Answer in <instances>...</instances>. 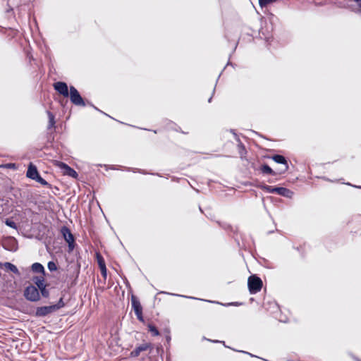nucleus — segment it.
<instances>
[{
	"mask_svg": "<svg viewBox=\"0 0 361 361\" xmlns=\"http://www.w3.org/2000/svg\"><path fill=\"white\" fill-rule=\"evenodd\" d=\"M261 189L269 193H276L281 196L291 198L293 192L286 188L283 187H273L268 185H263L260 186Z\"/></svg>",
	"mask_w": 361,
	"mask_h": 361,
	"instance_id": "1",
	"label": "nucleus"
},
{
	"mask_svg": "<svg viewBox=\"0 0 361 361\" xmlns=\"http://www.w3.org/2000/svg\"><path fill=\"white\" fill-rule=\"evenodd\" d=\"M247 285L251 294L259 292L262 287V279L256 275H252L248 278Z\"/></svg>",
	"mask_w": 361,
	"mask_h": 361,
	"instance_id": "2",
	"label": "nucleus"
},
{
	"mask_svg": "<svg viewBox=\"0 0 361 361\" xmlns=\"http://www.w3.org/2000/svg\"><path fill=\"white\" fill-rule=\"evenodd\" d=\"M71 102L75 106H85L86 105L83 98L74 86L70 87L69 96Z\"/></svg>",
	"mask_w": 361,
	"mask_h": 361,
	"instance_id": "3",
	"label": "nucleus"
},
{
	"mask_svg": "<svg viewBox=\"0 0 361 361\" xmlns=\"http://www.w3.org/2000/svg\"><path fill=\"white\" fill-rule=\"evenodd\" d=\"M25 298L32 302L38 301L40 299L38 288L32 285L28 286L24 290Z\"/></svg>",
	"mask_w": 361,
	"mask_h": 361,
	"instance_id": "4",
	"label": "nucleus"
},
{
	"mask_svg": "<svg viewBox=\"0 0 361 361\" xmlns=\"http://www.w3.org/2000/svg\"><path fill=\"white\" fill-rule=\"evenodd\" d=\"M34 283L37 285L39 290L42 293V295L44 298H47L49 295V290L46 288V285L44 283V276H35L32 279Z\"/></svg>",
	"mask_w": 361,
	"mask_h": 361,
	"instance_id": "5",
	"label": "nucleus"
},
{
	"mask_svg": "<svg viewBox=\"0 0 361 361\" xmlns=\"http://www.w3.org/2000/svg\"><path fill=\"white\" fill-rule=\"evenodd\" d=\"M131 302L132 307L134 310L135 314L137 316V319L140 322H143L144 319L142 316V307L140 305V301L135 296L132 295Z\"/></svg>",
	"mask_w": 361,
	"mask_h": 361,
	"instance_id": "6",
	"label": "nucleus"
},
{
	"mask_svg": "<svg viewBox=\"0 0 361 361\" xmlns=\"http://www.w3.org/2000/svg\"><path fill=\"white\" fill-rule=\"evenodd\" d=\"M59 308V307L57 305L39 307L37 308L35 314L37 317H45Z\"/></svg>",
	"mask_w": 361,
	"mask_h": 361,
	"instance_id": "7",
	"label": "nucleus"
},
{
	"mask_svg": "<svg viewBox=\"0 0 361 361\" xmlns=\"http://www.w3.org/2000/svg\"><path fill=\"white\" fill-rule=\"evenodd\" d=\"M271 159L276 163L281 164L283 165V167L280 169H278V173L281 175L284 173L288 169V164L286 158L280 154L274 155Z\"/></svg>",
	"mask_w": 361,
	"mask_h": 361,
	"instance_id": "8",
	"label": "nucleus"
},
{
	"mask_svg": "<svg viewBox=\"0 0 361 361\" xmlns=\"http://www.w3.org/2000/svg\"><path fill=\"white\" fill-rule=\"evenodd\" d=\"M54 90L64 97H68L70 88L65 82H56L54 84Z\"/></svg>",
	"mask_w": 361,
	"mask_h": 361,
	"instance_id": "9",
	"label": "nucleus"
},
{
	"mask_svg": "<svg viewBox=\"0 0 361 361\" xmlns=\"http://www.w3.org/2000/svg\"><path fill=\"white\" fill-rule=\"evenodd\" d=\"M26 176L27 178L32 180H35L39 176L36 166H35L32 163H30Z\"/></svg>",
	"mask_w": 361,
	"mask_h": 361,
	"instance_id": "10",
	"label": "nucleus"
},
{
	"mask_svg": "<svg viewBox=\"0 0 361 361\" xmlns=\"http://www.w3.org/2000/svg\"><path fill=\"white\" fill-rule=\"evenodd\" d=\"M150 348L149 343H142L139 346H137L133 351L130 353L131 357H137L140 355V353L142 351H146Z\"/></svg>",
	"mask_w": 361,
	"mask_h": 361,
	"instance_id": "11",
	"label": "nucleus"
},
{
	"mask_svg": "<svg viewBox=\"0 0 361 361\" xmlns=\"http://www.w3.org/2000/svg\"><path fill=\"white\" fill-rule=\"evenodd\" d=\"M61 169H64V173L66 175L75 178L78 177V173L66 164L61 163Z\"/></svg>",
	"mask_w": 361,
	"mask_h": 361,
	"instance_id": "12",
	"label": "nucleus"
},
{
	"mask_svg": "<svg viewBox=\"0 0 361 361\" xmlns=\"http://www.w3.org/2000/svg\"><path fill=\"white\" fill-rule=\"evenodd\" d=\"M61 234L64 240L68 243L71 240H74V236L71 233L70 229L66 226H63L61 230Z\"/></svg>",
	"mask_w": 361,
	"mask_h": 361,
	"instance_id": "13",
	"label": "nucleus"
},
{
	"mask_svg": "<svg viewBox=\"0 0 361 361\" xmlns=\"http://www.w3.org/2000/svg\"><path fill=\"white\" fill-rule=\"evenodd\" d=\"M31 270L34 273L41 274H42L41 276H44V275H45L44 267H43V265L42 264H40L39 262H35V263L32 264L31 266Z\"/></svg>",
	"mask_w": 361,
	"mask_h": 361,
	"instance_id": "14",
	"label": "nucleus"
},
{
	"mask_svg": "<svg viewBox=\"0 0 361 361\" xmlns=\"http://www.w3.org/2000/svg\"><path fill=\"white\" fill-rule=\"evenodd\" d=\"M260 171L264 174H269V175H279L278 173V170L274 171L267 164H263L261 168Z\"/></svg>",
	"mask_w": 361,
	"mask_h": 361,
	"instance_id": "15",
	"label": "nucleus"
},
{
	"mask_svg": "<svg viewBox=\"0 0 361 361\" xmlns=\"http://www.w3.org/2000/svg\"><path fill=\"white\" fill-rule=\"evenodd\" d=\"M231 132L234 135V137L236 140V141L238 142V150H239V153L241 156H243L244 154H245L246 151H245V146L241 142V141L240 140V138L238 137V136L237 135V134L234 132L233 130H231Z\"/></svg>",
	"mask_w": 361,
	"mask_h": 361,
	"instance_id": "16",
	"label": "nucleus"
},
{
	"mask_svg": "<svg viewBox=\"0 0 361 361\" xmlns=\"http://www.w3.org/2000/svg\"><path fill=\"white\" fill-rule=\"evenodd\" d=\"M2 266H4L6 269L8 270L12 271L13 273L20 275V272L17 268V267L14 264H13L11 262H5L2 264Z\"/></svg>",
	"mask_w": 361,
	"mask_h": 361,
	"instance_id": "17",
	"label": "nucleus"
},
{
	"mask_svg": "<svg viewBox=\"0 0 361 361\" xmlns=\"http://www.w3.org/2000/svg\"><path fill=\"white\" fill-rule=\"evenodd\" d=\"M47 116L49 118L48 129L53 128L55 125V116L53 113L47 111Z\"/></svg>",
	"mask_w": 361,
	"mask_h": 361,
	"instance_id": "18",
	"label": "nucleus"
},
{
	"mask_svg": "<svg viewBox=\"0 0 361 361\" xmlns=\"http://www.w3.org/2000/svg\"><path fill=\"white\" fill-rule=\"evenodd\" d=\"M148 329L152 333V334L154 336H157L159 334V332L158 329H157V327L152 324L148 325Z\"/></svg>",
	"mask_w": 361,
	"mask_h": 361,
	"instance_id": "19",
	"label": "nucleus"
},
{
	"mask_svg": "<svg viewBox=\"0 0 361 361\" xmlns=\"http://www.w3.org/2000/svg\"><path fill=\"white\" fill-rule=\"evenodd\" d=\"M97 260L99 267L106 266L103 257L99 253L97 254Z\"/></svg>",
	"mask_w": 361,
	"mask_h": 361,
	"instance_id": "20",
	"label": "nucleus"
},
{
	"mask_svg": "<svg viewBox=\"0 0 361 361\" xmlns=\"http://www.w3.org/2000/svg\"><path fill=\"white\" fill-rule=\"evenodd\" d=\"M35 180L37 181V183H40L42 185L48 186L49 188H50V184L47 180H45L44 178H42L40 176V175Z\"/></svg>",
	"mask_w": 361,
	"mask_h": 361,
	"instance_id": "21",
	"label": "nucleus"
},
{
	"mask_svg": "<svg viewBox=\"0 0 361 361\" xmlns=\"http://www.w3.org/2000/svg\"><path fill=\"white\" fill-rule=\"evenodd\" d=\"M35 180L37 181V183H40L42 185L48 186L49 188H50V184L47 180H45L44 178H42L40 176V175Z\"/></svg>",
	"mask_w": 361,
	"mask_h": 361,
	"instance_id": "22",
	"label": "nucleus"
},
{
	"mask_svg": "<svg viewBox=\"0 0 361 361\" xmlns=\"http://www.w3.org/2000/svg\"><path fill=\"white\" fill-rule=\"evenodd\" d=\"M275 1H276V0H259V4L261 7H265Z\"/></svg>",
	"mask_w": 361,
	"mask_h": 361,
	"instance_id": "23",
	"label": "nucleus"
},
{
	"mask_svg": "<svg viewBox=\"0 0 361 361\" xmlns=\"http://www.w3.org/2000/svg\"><path fill=\"white\" fill-rule=\"evenodd\" d=\"M5 224H6V226H9V227H11L12 228H14V229L17 228L16 224L13 221L11 220V219H6Z\"/></svg>",
	"mask_w": 361,
	"mask_h": 361,
	"instance_id": "24",
	"label": "nucleus"
},
{
	"mask_svg": "<svg viewBox=\"0 0 361 361\" xmlns=\"http://www.w3.org/2000/svg\"><path fill=\"white\" fill-rule=\"evenodd\" d=\"M47 267L50 271H54L57 269V266L56 263L52 261L48 262Z\"/></svg>",
	"mask_w": 361,
	"mask_h": 361,
	"instance_id": "25",
	"label": "nucleus"
},
{
	"mask_svg": "<svg viewBox=\"0 0 361 361\" xmlns=\"http://www.w3.org/2000/svg\"><path fill=\"white\" fill-rule=\"evenodd\" d=\"M68 252H71L74 250L75 247V240L68 242Z\"/></svg>",
	"mask_w": 361,
	"mask_h": 361,
	"instance_id": "26",
	"label": "nucleus"
},
{
	"mask_svg": "<svg viewBox=\"0 0 361 361\" xmlns=\"http://www.w3.org/2000/svg\"><path fill=\"white\" fill-rule=\"evenodd\" d=\"M128 171H133V173L139 172V173H141L143 174H146V173L144 171H142L141 169H136V168H128Z\"/></svg>",
	"mask_w": 361,
	"mask_h": 361,
	"instance_id": "27",
	"label": "nucleus"
},
{
	"mask_svg": "<svg viewBox=\"0 0 361 361\" xmlns=\"http://www.w3.org/2000/svg\"><path fill=\"white\" fill-rule=\"evenodd\" d=\"M99 269H100L101 274H102V276L104 279H106V271H107L106 266L99 267Z\"/></svg>",
	"mask_w": 361,
	"mask_h": 361,
	"instance_id": "28",
	"label": "nucleus"
},
{
	"mask_svg": "<svg viewBox=\"0 0 361 361\" xmlns=\"http://www.w3.org/2000/svg\"><path fill=\"white\" fill-rule=\"evenodd\" d=\"M207 301L209 302H214V301H211V300H207ZM215 303L220 304V302H215ZM221 305H224V304H222V303H221ZM238 305H239L238 302H231V303H228V304L225 305V306H228V305H235V306H237Z\"/></svg>",
	"mask_w": 361,
	"mask_h": 361,
	"instance_id": "29",
	"label": "nucleus"
},
{
	"mask_svg": "<svg viewBox=\"0 0 361 361\" xmlns=\"http://www.w3.org/2000/svg\"><path fill=\"white\" fill-rule=\"evenodd\" d=\"M357 5L360 12L361 13V0H353Z\"/></svg>",
	"mask_w": 361,
	"mask_h": 361,
	"instance_id": "30",
	"label": "nucleus"
},
{
	"mask_svg": "<svg viewBox=\"0 0 361 361\" xmlns=\"http://www.w3.org/2000/svg\"><path fill=\"white\" fill-rule=\"evenodd\" d=\"M176 295L177 296H180V297H184V298L195 299V300H197L198 299V298H194V297H188V296H185V295Z\"/></svg>",
	"mask_w": 361,
	"mask_h": 361,
	"instance_id": "31",
	"label": "nucleus"
},
{
	"mask_svg": "<svg viewBox=\"0 0 361 361\" xmlns=\"http://www.w3.org/2000/svg\"><path fill=\"white\" fill-rule=\"evenodd\" d=\"M346 185H351V186L355 187V188H361V186L353 185H352V184H350V183H346Z\"/></svg>",
	"mask_w": 361,
	"mask_h": 361,
	"instance_id": "32",
	"label": "nucleus"
},
{
	"mask_svg": "<svg viewBox=\"0 0 361 361\" xmlns=\"http://www.w3.org/2000/svg\"><path fill=\"white\" fill-rule=\"evenodd\" d=\"M242 353H245V354H248L249 355L252 356V357H254L255 355H253L252 354L250 353H247V352H245V351H241Z\"/></svg>",
	"mask_w": 361,
	"mask_h": 361,
	"instance_id": "33",
	"label": "nucleus"
},
{
	"mask_svg": "<svg viewBox=\"0 0 361 361\" xmlns=\"http://www.w3.org/2000/svg\"><path fill=\"white\" fill-rule=\"evenodd\" d=\"M166 340H167L168 342H169L170 340H171V336H166Z\"/></svg>",
	"mask_w": 361,
	"mask_h": 361,
	"instance_id": "34",
	"label": "nucleus"
},
{
	"mask_svg": "<svg viewBox=\"0 0 361 361\" xmlns=\"http://www.w3.org/2000/svg\"><path fill=\"white\" fill-rule=\"evenodd\" d=\"M353 359L355 360V361H361L360 359L356 357H353Z\"/></svg>",
	"mask_w": 361,
	"mask_h": 361,
	"instance_id": "35",
	"label": "nucleus"
},
{
	"mask_svg": "<svg viewBox=\"0 0 361 361\" xmlns=\"http://www.w3.org/2000/svg\"><path fill=\"white\" fill-rule=\"evenodd\" d=\"M212 342H214V343H219V342H220V341H219L216 340V341H212Z\"/></svg>",
	"mask_w": 361,
	"mask_h": 361,
	"instance_id": "36",
	"label": "nucleus"
},
{
	"mask_svg": "<svg viewBox=\"0 0 361 361\" xmlns=\"http://www.w3.org/2000/svg\"><path fill=\"white\" fill-rule=\"evenodd\" d=\"M212 97H211L208 99V102H211V101H212Z\"/></svg>",
	"mask_w": 361,
	"mask_h": 361,
	"instance_id": "37",
	"label": "nucleus"
},
{
	"mask_svg": "<svg viewBox=\"0 0 361 361\" xmlns=\"http://www.w3.org/2000/svg\"><path fill=\"white\" fill-rule=\"evenodd\" d=\"M9 166H13V167H14V166H15V164H9Z\"/></svg>",
	"mask_w": 361,
	"mask_h": 361,
	"instance_id": "38",
	"label": "nucleus"
},
{
	"mask_svg": "<svg viewBox=\"0 0 361 361\" xmlns=\"http://www.w3.org/2000/svg\"><path fill=\"white\" fill-rule=\"evenodd\" d=\"M2 266V263L0 262V267Z\"/></svg>",
	"mask_w": 361,
	"mask_h": 361,
	"instance_id": "39",
	"label": "nucleus"
}]
</instances>
